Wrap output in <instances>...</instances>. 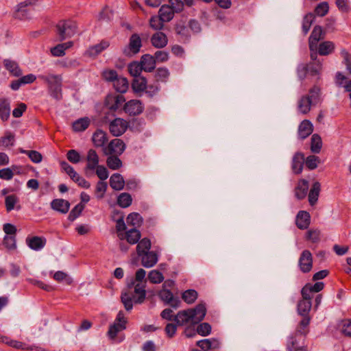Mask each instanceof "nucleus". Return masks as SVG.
I'll list each match as a JSON object with an SVG mask.
<instances>
[{
  "label": "nucleus",
  "mask_w": 351,
  "mask_h": 351,
  "mask_svg": "<svg viewBox=\"0 0 351 351\" xmlns=\"http://www.w3.org/2000/svg\"><path fill=\"white\" fill-rule=\"evenodd\" d=\"M319 162V157L315 155L308 156L305 160L306 166L310 170L316 169Z\"/></svg>",
  "instance_id": "58"
},
{
  "label": "nucleus",
  "mask_w": 351,
  "mask_h": 351,
  "mask_svg": "<svg viewBox=\"0 0 351 351\" xmlns=\"http://www.w3.org/2000/svg\"><path fill=\"white\" fill-rule=\"evenodd\" d=\"M18 197L15 195H10L5 197V204L6 210L10 212L14 208V206L18 202Z\"/></svg>",
  "instance_id": "59"
},
{
  "label": "nucleus",
  "mask_w": 351,
  "mask_h": 351,
  "mask_svg": "<svg viewBox=\"0 0 351 351\" xmlns=\"http://www.w3.org/2000/svg\"><path fill=\"white\" fill-rule=\"evenodd\" d=\"M10 105L8 99L0 98V118L3 121H6L10 114Z\"/></svg>",
  "instance_id": "27"
},
{
  "label": "nucleus",
  "mask_w": 351,
  "mask_h": 351,
  "mask_svg": "<svg viewBox=\"0 0 351 351\" xmlns=\"http://www.w3.org/2000/svg\"><path fill=\"white\" fill-rule=\"evenodd\" d=\"M329 6L327 2L319 3L315 9V14L319 16H324L328 12Z\"/></svg>",
  "instance_id": "60"
},
{
  "label": "nucleus",
  "mask_w": 351,
  "mask_h": 351,
  "mask_svg": "<svg viewBox=\"0 0 351 351\" xmlns=\"http://www.w3.org/2000/svg\"><path fill=\"white\" fill-rule=\"evenodd\" d=\"M139 63L143 65L145 71L152 72L154 70V57L149 54L143 55Z\"/></svg>",
  "instance_id": "42"
},
{
  "label": "nucleus",
  "mask_w": 351,
  "mask_h": 351,
  "mask_svg": "<svg viewBox=\"0 0 351 351\" xmlns=\"http://www.w3.org/2000/svg\"><path fill=\"white\" fill-rule=\"evenodd\" d=\"M121 300L127 311H130L133 308L132 297L128 292H123L121 295Z\"/></svg>",
  "instance_id": "54"
},
{
  "label": "nucleus",
  "mask_w": 351,
  "mask_h": 351,
  "mask_svg": "<svg viewBox=\"0 0 351 351\" xmlns=\"http://www.w3.org/2000/svg\"><path fill=\"white\" fill-rule=\"evenodd\" d=\"M304 162V155L302 153L297 152L294 154L292 159L291 168L293 171L299 174L302 171Z\"/></svg>",
  "instance_id": "23"
},
{
  "label": "nucleus",
  "mask_w": 351,
  "mask_h": 351,
  "mask_svg": "<svg viewBox=\"0 0 351 351\" xmlns=\"http://www.w3.org/2000/svg\"><path fill=\"white\" fill-rule=\"evenodd\" d=\"M147 80L145 77H134L132 82V88L134 92H141L146 88Z\"/></svg>",
  "instance_id": "39"
},
{
  "label": "nucleus",
  "mask_w": 351,
  "mask_h": 351,
  "mask_svg": "<svg viewBox=\"0 0 351 351\" xmlns=\"http://www.w3.org/2000/svg\"><path fill=\"white\" fill-rule=\"evenodd\" d=\"M158 296L160 300L166 304L170 305L173 308H177L180 306V300L178 298L173 295L171 291L167 289H162L158 293Z\"/></svg>",
  "instance_id": "14"
},
{
  "label": "nucleus",
  "mask_w": 351,
  "mask_h": 351,
  "mask_svg": "<svg viewBox=\"0 0 351 351\" xmlns=\"http://www.w3.org/2000/svg\"><path fill=\"white\" fill-rule=\"evenodd\" d=\"M15 140V136L10 131H6L3 136L0 138V146L8 147L13 146Z\"/></svg>",
  "instance_id": "45"
},
{
  "label": "nucleus",
  "mask_w": 351,
  "mask_h": 351,
  "mask_svg": "<svg viewBox=\"0 0 351 351\" xmlns=\"http://www.w3.org/2000/svg\"><path fill=\"white\" fill-rule=\"evenodd\" d=\"M323 29L321 26L316 25L314 27L308 39L309 49L311 51L317 49L318 41L322 38Z\"/></svg>",
  "instance_id": "16"
},
{
  "label": "nucleus",
  "mask_w": 351,
  "mask_h": 351,
  "mask_svg": "<svg viewBox=\"0 0 351 351\" xmlns=\"http://www.w3.org/2000/svg\"><path fill=\"white\" fill-rule=\"evenodd\" d=\"M60 167L62 170L66 173L71 179L77 183L80 186L84 189H89L90 186V183L86 181L84 178L80 176L67 162H60Z\"/></svg>",
  "instance_id": "5"
},
{
  "label": "nucleus",
  "mask_w": 351,
  "mask_h": 351,
  "mask_svg": "<svg viewBox=\"0 0 351 351\" xmlns=\"http://www.w3.org/2000/svg\"><path fill=\"white\" fill-rule=\"evenodd\" d=\"M324 287V284L322 282H317L314 285L306 284L301 290L302 295H311L312 293H318L322 291Z\"/></svg>",
  "instance_id": "25"
},
{
  "label": "nucleus",
  "mask_w": 351,
  "mask_h": 351,
  "mask_svg": "<svg viewBox=\"0 0 351 351\" xmlns=\"http://www.w3.org/2000/svg\"><path fill=\"white\" fill-rule=\"evenodd\" d=\"M126 328V324L114 322L113 324L110 325L108 331V336L110 339L114 340L117 337V333L125 330Z\"/></svg>",
  "instance_id": "31"
},
{
  "label": "nucleus",
  "mask_w": 351,
  "mask_h": 351,
  "mask_svg": "<svg viewBox=\"0 0 351 351\" xmlns=\"http://www.w3.org/2000/svg\"><path fill=\"white\" fill-rule=\"evenodd\" d=\"M126 328V324L114 322L113 324L110 325L108 331V336L110 339L114 340L117 337V333L125 330Z\"/></svg>",
  "instance_id": "30"
},
{
  "label": "nucleus",
  "mask_w": 351,
  "mask_h": 351,
  "mask_svg": "<svg viewBox=\"0 0 351 351\" xmlns=\"http://www.w3.org/2000/svg\"><path fill=\"white\" fill-rule=\"evenodd\" d=\"M110 45V43L107 40H101L99 43L91 46L88 48L87 53L89 56L96 57L103 51L106 49Z\"/></svg>",
  "instance_id": "26"
},
{
  "label": "nucleus",
  "mask_w": 351,
  "mask_h": 351,
  "mask_svg": "<svg viewBox=\"0 0 351 351\" xmlns=\"http://www.w3.org/2000/svg\"><path fill=\"white\" fill-rule=\"evenodd\" d=\"M168 265L166 263H161L158 269H155V284L162 282L165 279V273L167 271Z\"/></svg>",
  "instance_id": "48"
},
{
  "label": "nucleus",
  "mask_w": 351,
  "mask_h": 351,
  "mask_svg": "<svg viewBox=\"0 0 351 351\" xmlns=\"http://www.w3.org/2000/svg\"><path fill=\"white\" fill-rule=\"evenodd\" d=\"M38 78L47 84L48 93L52 98L56 101L62 99V77L61 75L48 73L39 75Z\"/></svg>",
  "instance_id": "3"
},
{
  "label": "nucleus",
  "mask_w": 351,
  "mask_h": 351,
  "mask_svg": "<svg viewBox=\"0 0 351 351\" xmlns=\"http://www.w3.org/2000/svg\"><path fill=\"white\" fill-rule=\"evenodd\" d=\"M32 0H25L19 3L13 12L12 16L20 21H27L32 19L31 10L28 6L32 5Z\"/></svg>",
  "instance_id": "6"
},
{
  "label": "nucleus",
  "mask_w": 351,
  "mask_h": 351,
  "mask_svg": "<svg viewBox=\"0 0 351 351\" xmlns=\"http://www.w3.org/2000/svg\"><path fill=\"white\" fill-rule=\"evenodd\" d=\"M305 336V332L302 331L300 329H296L293 333L287 337L286 343L287 351H293L301 346V345H303Z\"/></svg>",
  "instance_id": "7"
},
{
  "label": "nucleus",
  "mask_w": 351,
  "mask_h": 351,
  "mask_svg": "<svg viewBox=\"0 0 351 351\" xmlns=\"http://www.w3.org/2000/svg\"><path fill=\"white\" fill-rule=\"evenodd\" d=\"M321 95V88L317 86H314L309 90V93L307 95L308 99L314 104H317L319 101Z\"/></svg>",
  "instance_id": "47"
},
{
  "label": "nucleus",
  "mask_w": 351,
  "mask_h": 351,
  "mask_svg": "<svg viewBox=\"0 0 351 351\" xmlns=\"http://www.w3.org/2000/svg\"><path fill=\"white\" fill-rule=\"evenodd\" d=\"M322 147V140L319 134H314L311 137V150L313 153L318 154Z\"/></svg>",
  "instance_id": "41"
},
{
  "label": "nucleus",
  "mask_w": 351,
  "mask_h": 351,
  "mask_svg": "<svg viewBox=\"0 0 351 351\" xmlns=\"http://www.w3.org/2000/svg\"><path fill=\"white\" fill-rule=\"evenodd\" d=\"M76 24L72 21H60L56 25L57 34L60 40H64L75 34Z\"/></svg>",
  "instance_id": "4"
},
{
  "label": "nucleus",
  "mask_w": 351,
  "mask_h": 351,
  "mask_svg": "<svg viewBox=\"0 0 351 351\" xmlns=\"http://www.w3.org/2000/svg\"><path fill=\"white\" fill-rule=\"evenodd\" d=\"M124 180L119 173H114L110 178V186L116 191H120L124 187Z\"/></svg>",
  "instance_id": "34"
},
{
  "label": "nucleus",
  "mask_w": 351,
  "mask_h": 351,
  "mask_svg": "<svg viewBox=\"0 0 351 351\" xmlns=\"http://www.w3.org/2000/svg\"><path fill=\"white\" fill-rule=\"evenodd\" d=\"M90 123L88 117L80 118L73 123V130L75 132H83L88 128Z\"/></svg>",
  "instance_id": "37"
},
{
  "label": "nucleus",
  "mask_w": 351,
  "mask_h": 351,
  "mask_svg": "<svg viewBox=\"0 0 351 351\" xmlns=\"http://www.w3.org/2000/svg\"><path fill=\"white\" fill-rule=\"evenodd\" d=\"M141 217L137 213H132L127 217V223L132 226H138L141 222Z\"/></svg>",
  "instance_id": "63"
},
{
  "label": "nucleus",
  "mask_w": 351,
  "mask_h": 351,
  "mask_svg": "<svg viewBox=\"0 0 351 351\" xmlns=\"http://www.w3.org/2000/svg\"><path fill=\"white\" fill-rule=\"evenodd\" d=\"M18 166L12 165L11 168H4L0 169V178L5 180H11L14 176L13 171H16Z\"/></svg>",
  "instance_id": "55"
},
{
  "label": "nucleus",
  "mask_w": 351,
  "mask_h": 351,
  "mask_svg": "<svg viewBox=\"0 0 351 351\" xmlns=\"http://www.w3.org/2000/svg\"><path fill=\"white\" fill-rule=\"evenodd\" d=\"M334 44L330 41H325L319 44V53L322 56H327L334 50Z\"/></svg>",
  "instance_id": "52"
},
{
  "label": "nucleus",
  "mask_w": 351,
  "mask_h": 351,
  "mask_svg": "<svg viewBox=\"0 0 351 351\" xmlns=\"http://www.w3.org/2000/svg\"><path fill=\"white\" fill-rule=\"evenodd\" d=\"M132 202V196L128 193H122L117 197V204L121 208L129 207Z\"/></svg>",
  "instance_id": "44"
},
{
  "label": "nucleus",
  "mask_w": 351,
  "mask_h": 351,
  "mask_svg": "<svg viewBox=\"0 0 351 351\" xmlns=\"http://www.w3.org/2000/svg\"><path fill=\"white\" fill-rule=\"evenodd\" d=\"M84 208V205L80 203L77 204L70 212L68 219L71 221H73L75 219H77L80 214L82 213V210Z\"/></svg>",
  "instance_id": "56"
},
{
  "label": "nucleus",
  "mask_w": 351,
  "mask_h": 351,
  "mask_svg": "<svg viewBox=\"0 0 351 351\" xmlns=\"http://www.w3.org/2000/svg\"><path fill=\"white\" fill-rule=\"evenodd\" d=\"M312 105L314 104L308 99V97L304 95L298 100V110L300 113L306 114L310 112Z\"/></svg>",
  "instance_id": "32"
},
{
  "label": "nucleus",
  "mask_w": 351,
  "mask_h": 351,
  "mask_svg": "<svg viewBox=\"0 0 351 351\" xmlns=\"http://www.w3.org/2000/svg\"><path fill=\"white\" fill-rule=\"evenodd\" d=\"M3 63L4 67L8 71L11 75L14 77H20L22 75V70L16 61L10 59H5Z\"/></svg>",
  "instance_id": "20"
},
{
  "label": "nucleus",
  "mask_w": 351,
  "mask_h": 351,
  "mask_svg": "<svg viewBox=\"0 0 351 351\" xmlns=\"http://www.w3.org/2000/svg\"><path fill=\"white\" fill-rule=\"evenodd\" d=\"M47 240L45 237L34 236L32 237H27L26 239V243L29 248L35 251H38L43 249L46 245Z\"/></svg>",
  "instance_id": "19"
},
{
  "label": "nucleus",
  "mask_w": 351,
  "mask_h": 351,
  "mask_svg": "<svg viewBox=\"0 0 351 351\" xmlns=\"http://www.w3.org/2000/svg\"><path fill=\"white\" fill-rule=\"evenodd\" d=\"M125 101V97L122 95H108L106 98L105 104L111 111H116L124 106Z\"/></svg>",
  "instance_id": "12"
},
{
  "label": "nucleus",
  "mask_w": 351,
  "mask_h": 351,
  "mask_svg": "<svg viewBox=\"0 0 351 351\" xmlns=\"http://www.w3.org/2000/svg\"><path fill=\"white\" fill-rule=\"evenodd\" d=\"M320 190V183L318 182H314L308 193V202L311 206H313L317 203Z\"/></svg>",
  "instance_id": "33"
},
{
  "label": "nucleus",
  "mask_w": 351,
  "mask_h": 351,
  "mask_svg": "<svg viewBox=\"0 0 351 351\" xmlns=\"http://www.w3.org/2000/svg\"><path fill=\"white\" fill-rule=\"evenodd\" d=\"M139 256L141 257V263L144 267H152L154 266V251Z\"/></svg>",
  "instance_id": "57"
},
{
  "label": "nucleus",
  "mask_w": 351,
  "mask_h": 351,
  "mask_svg": "<svg viewBox=\"0 0 351 351\" xmlns=\"http://www.w3.org/2000/svg\"><path fill=\"white\" fill-rule=\"evenodd\" d=\"M128 128V122L123 119L117 118L112 121L109 125L110 133L114 136L122 135Z\"/></svg>",
  "instance_id": "13"
},
{
  "label": "nucleus",
  "mask_w": 351,
  "mask_h": 351,
  "mask_svg": "<svg viewBox=\"0 0 351 351\" xmlns=\"http://www.w3.org/2000/svg\"><path fill=\"white\" fill-rule=\"evenodd\" d=\"M341 332L345 336L351 337V319H344L342 321Z\"/></svg>",
  "instance_id": "64"
},
{
  "label": "nucleus",
  "mask_w": 351,
  "mask_h": 351,
  "mask_svg": "<svg viewBox=\"0 0 351 351\" xmlns=\"http://www.w3.org/2000/svg\"><path fill=\"white\" fill-rule=\"evenodd\" d=\"M19 152L23 154H25L28 156L29 159L34 163H39L43 160L42 154L35 150H25L22 148L19 149Z\"/></svg>",
  "instance_id": "49"
},
{
  "label": "nucleus",
  "mask_w": 351,
  "mask_h": 351,
  "mask_svg": "<svg viewBox=\"0 0 351 351\" xmlns=\"http://www.w3.org/2000/svg\"><path fill=\"white\" fill-rule=\"evenodd\" d=\"M308 182L306 180H301L298 182L295 189V195L298 199H304L308 190Z\"/></svg>",
  "instance_id": "28"
},
{
  "label": "nucleus",
  "mask_w": 351,
  "mask_h": 351,
  "mask_svg": "<svg viewBox=\"0 0 351 351\" xmlns=\"http://www.w3.org/2000/svg\"><path fill=\"white\" fill-rule=\"evenodd\" d=\"M87 165L86 166V171L94 170L99 165V156L95 150L90 149L87 154L86 156Z\"/></svg>",
  "instance_id": "24"
},
{
  "label": "nucleus",
  "mask_w": 351,
  "mask_h": 351,
  "mask_svg": "<svg viewBox=\"0 0 351 351\" xmlns=\"http://www.w3.org/2000/svg\"><path fill=\"white\" fill-rule=\"evenodd\" d=\"M128 243L130 244L137 243L141 239V232L136 228H134L125 232V236Z\"/></svg>",
  "instance_id": "40"
},
{
  "label": "nucleus",
  "mask_w": 351,
  "mask_h": 351,
  "mask_svg": "<svg viewBox=\"0 0 351 351\" xmlns=\"http://www.w3.org/2000/svg\"><path fill=\"white\" fill-rule=\"evenodd\" d=\"M142 47L141 38L137 34H133L129 40V43L123 49V53L127 57H132L137 54Z\"/></svg>",
  "instance_id": "8"
},
{
  "label": "nucleus",
  "mask_w": 351,
  "mask_h": 351,
  "mask_svg": "<svg viewBox=\"0 0 351 351\" xmlns=\"http://www.w3.org/2000/svg\"><path fill=\"white\" fill-rule=\"evenodd\" d=\"M145 276L146 271L143 269H138L135 274L134 278H127L128 288L130 289L134 287V293L138 295L135 300L136 303L141 304L145 298V283L147 280L154 284V270L149 272L147 278H145Z\"/></svg>",
  "instance_id": "1"
},
{
  "label": "nucleus",
  "mask_w": 351,
  "mask_h": 351,
  "mask_svg": "<svg viewBox=\"0 0 351 351\" xmlns=\"http://www.w3.org/2000/svg\"><path fill=\"white\" fill-rule=\"evenodd\" d=\"M124 111L130 115H138L143 112L142 104L138 100H130L123 106Z\"/></svg>",
  "instance_id": "15"
},
{
  "label": "nucleus",
  "mask_w": 351,
  "mask_h": 351,
  "mask_svg": "<svg viewBox=\"0 0 351 351\" xmlns=\"http://www.w3.org/2000/svg\"><path fill=\"white\" fill-rule=\"evenodd\" d=\"M211 326L206 322L200 324L197 328V332L202 336H208L211 332Z\"/></svg>",
  "instance_id": "62"
},
{
  "label": "nucleus",
  "mask_w": 351,
  "mask_h": 351,
  "mask_svg": "<svg viewBox=\"0 0 351 351\" xmlns=\"http://www.w3.org/2000/svg\"><path fill=\"white\" fill-rule=\"evenodd\" d=\"M306 239L313 243H317L320 240V231L318 230H309L306 234Z\"/></svg>",
  "instance_id": "61"
},
{
  "label": "nucleus",
  "mask_w": 351,
  "mask_h": 351,
  "mask_svg": "<svg viewBox=\"0 0 351 351\" xmlns=\"http://www.w3.org/2000/svg\"><path fill=\"white\" fill-rule=\"evenodd\" d=\"M310 222L311 216L308 212L304 210H300L298 212L295 219V223L299 229H307L310 225Z\"/></svg>",
  "instance_id": "18"
},
{
  "label": "nucleus",
  "mask_w": 351,
  "mask_h": 351,
  "mask_svg": "<svg viewBox=\"0 0 351 351\" xmlns=\"http://www.w3.org/2000/svg\"><path fill=\"white\" fill-rule=\"evenodd\" d=\"M298 266L302 273L309 272L313 267V256L309 250H304L299 258Z\"/></svg>",
  "instance_id": "11"
},
{
  "label": "nucleus",
  "mask_w": 351,
  "mask_h": 351,
  "mask_svg": "<svg viewBox=\"0 0 351 351\" xmlns=\"http://www.w3.org/2000/svg\"><path fill=\"white\" fill-rule=\"evenodd\" d=\"M206 308L204 304H199L194 308L179 311L173 320L178 326H184L189 323H198L205 317Z\"/></svg>",
  "instance_id": "2"
},
{
  "label": "nucleus",
  "mask_w": 351,
  "mask_h": 351,
  "mask_svg": "<svg viewBox=\"0 0 351 351\" xmlns=\"http://www.w3.org/2000/svg\"><path fill=\"white\" fill-rule=\"evenodd\" d=\"M174 12L169 5H162L158 11V17L160 23L155 25V30H160L163 27V23L171 21L174 16Z\"/></svg>",
  "instance_id": "9"
},
{
  "label": "nucleus",
  "mask_w": 351,
  "mask_h": 351,
  "mask_svg": "<svg viewBox=\"0 0 351 351\" xmlns=\"http://www.w3.org/2000/svg\"><path fill=\"white\" fill-rule=\"evenodd\" d=\"M125 149L124 142L119 138L112 140L108 146L103 148L104 154L106 156L112 155L114 153L121 155Z\"/></svg>",
  "instance_id": "10"
},
{
  "label": "nucleus",
  "mask_w": 351,
  "mask_h": 351,
  "mask_svg": "<svg viewBox=\"0 0 351 351\" xmlns=\"http://www.w3.org/2000/svg\"><path fill=\"white\" fill-rule=\"evenodd\" d=\"M168 43V39L165 34L158 32L155 33V48H163Z\"/></svg>",
  "instance_id": "51"
},
{
  "label": "nucleus",
  "mask_w": 351,
  "mask_h": 351,
  "mask_svg": "<svg viewBox=\"0 0 351 351\" xmlns=\"http://www.w3.org/2000/svg\"><path fill=\"white\" fill-rule=\"evenodd\" d=\"M106 163L108 167L113 170L119 169L122 166V162L117 156H110L107 158Z\"/></svg>",
  "instance_id": "53"
},
{
  "label": "nucleus",
  "mask_w": 351,
  "mask_h": 351,
  "mask_svg": "<svg viewBox=\"0 0 351 351\" xmlns=\"http://www.w3.org/2000/svg\"><path fill=\"white\" fill-rule=\"evenodd\" d=\"M198 293L194 289H188L182 294V298L187 304H193L197 298Z\"/></svg>",
  "instance_id": "50"
},
{
  "label": "nucleus",
  "mask_w": 351,
  "mask_h": 351,
  "mask_svg": "<svg viewBox=\"0 0 351 351\" xmlns=\"http://www.w3.org/2000/svg\"><path fill=\"white\" fill-rule=\"evenodd\" d=\"M50 205L53 210L62 214H66L70 208V203L63 199H54L51 201Z\"/></svg>",
  "instance_id": "22"
},
{
  "label": "nucleus",
  "mask_w": 351,
  "mask_h": 351,
  "mask_svg": "<svg viewBox=\"0 0 351 351\" xmlns=\"http://www.w3.org/2000/svg\"><path fill=\"white\" fill-rule=\"evenodd\" d=\"M315 20V15L313 13L306 14L302 20V29L304 35L308 32L312 23Z\"/></svg>",
  "instance_id": "46"
},
{
  "label": "nucleus",
  "mask_w": 351,
  "mask_h": 351,
  "mask_svg": "<svg viewBox=\"0 0 351 351\" xmlns=\"http://www.w3.org/2000/svg\"><path fill=\"white\" fill-rule=\"evenodd\" d=\"M302 300H300L298 304V312L302 316L308 315L311 308V295H307L305 298V295H302Z\"/></svg>",
  "instance_id": "21"
},
{
  "label": "nucleus",
  "mask_w": 351,
  "mask_h": 351,
  "mask_svg": "<svg viewBox=\"0 0 351 351\" xmlns=\"http://www.w3.org/2000/svg\"><path fill=\"white\" fill-rule=\"evenodd\" d=\"M113 86L117 92L123 93L128 89L129 84L125 77H118L113 83Z\"/></svg>",
  "instance_id": "38"
},
{
  "label": "nucleus",
  "mask_w": 351,
  "mask_h": 351,
  "mask_svg": "<svg viewBox=\"0 0 351 351\" xmlns=\"http://www.w3.org/2000/svg\"><path fill=\"white\" fill-rule=\"evenodd\" d=\"M126 328V324L114 322L113 324L110 325L108 331V336L110 339L114 340L117 337V333L125 330Z\"/></svg>",
  "instance_id": "29"
},
{
  "label": "nucleus",
  "mask_w": 351,
  "mask_h": 351,
  "mask_svg": "<svg viewBox=\"0 0 351 351\" xmlns=\"http://www.w3.org/2000/svg\"><path fill=\"white\" fill-rule=\"evenodd\" d=\"M108 141V137L106 132L101 130H97L93 136V142L96 147H102Z\"/></svg>",
  "instance_id": "36"
},
{
  "label": "nucleus",
  "mask_w": 351,
  "mask_h": 351,
  "mask_svg": "<svg viewBox=\"0 0 351 351\" xmlns=\"http://www.w3.org/2000/svg\"><path fill=\"white\" fill-rule=\"evenodd\" d=\"M313 132L312 123L307 119L302 121L298 127V135L302 140L306 138Z\"/></svg>",
  "instance_id": "17"
},
{
  "label": "nucleus",
  "mask_w": 351,
  "mask_h": 351,
  "mask_svg": "<svg viewBox=\"0 0 351 351\" xmlns=\"http://www.w3.org/2000/svg\"><path fill=\"white\" fill-rule=\"evenodd\" d=\"M144 71L143 65L138 62H132L128 65V71L134 77H141L140 75L142 71Z\"/></svg>",
  "instance_id": "43"
},
{
  "label": "nucleus",
  "mask_w": 351,
  "mask_h": 351,
  "mask_svg": "<svg viewBox=\"0 0 351 351\" xmlns=\"http://www.w3.org/2000/svg\"><path fill=\"white\" fill-rule=\"evenodd\" d=\"M151 245V241L147 238H144L139 241L136 246L138 256H142L143 254L149 253Z\"/></svg>",
  "instance_id": "35"
}]
</instances>
